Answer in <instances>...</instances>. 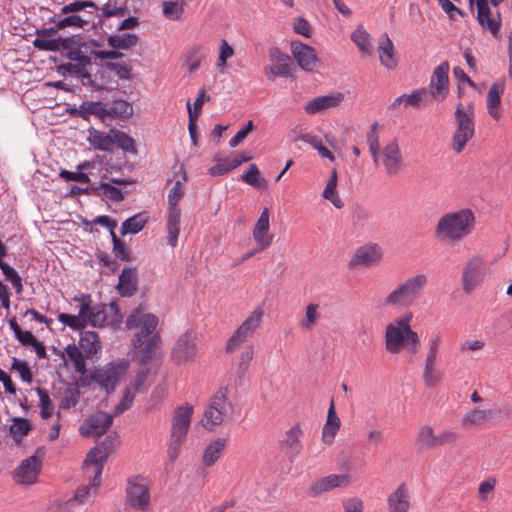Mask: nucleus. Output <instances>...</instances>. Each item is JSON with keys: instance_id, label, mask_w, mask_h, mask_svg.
Here are the masks:
<instances>
[{"instance_id": "f257e3e1", "label": "nucleus", "mask_w": 512, "mask_h": 512, "mask_svg": "<svg viewBox=\"0 0 512 512\" xmlns=\"http://www.w3.org/2000/svg\"><path fill=\"white\" fill-rule=\"evenodd\" d=\"M476 218L469 208L449 211L439 217L434 227L436 239L445 244H457L474 231Z\"/></svg>"}, {"instance_id": "f03ea898", "label": "nucleus", "mask_w": 512, "mask_h": 512, "mask_svg": "<svg viewBox=\"0 0 512 512\" xmlns=\"http://www.w3.org/2000/svg\"><path fill=\"white\" fill-rule=\"evenodd\" d=\"M412 312H406L397 317L385 327V349L390 354H398L404 348L414 354L420 343L418 334L411 329Z\"/></svg>"}, {"instance_id": "7ed1b4c3", "label": "nucleus", "mask_w": 512, "mask_h": 512, "mask_svg": "<svg viewBox=\"0 0 512 512\" xmlns=\"http://www.w3.org/2000/svg\"><path fill=\"white\" fill-rule=\"evenodd\" d=\"M428 284L425 273H417L399 282L382 300L385 308H406L413 305Z\"/></svg>"}, {"instance_id": "20e7f679", "label": "nucleus", "mask_w": 512, "mask_h": 512, "mask_svg": "<svg viewBox=\"0 0 512 512\" xmlns=\"http://www.w3.org/2000/svg\"><path fill=\"white\" fill-rule=\"evenodd\" d=\"M228 388L220 387L210 398L204 411L201 425L208 431H214L218 426L231 418L234 407L227 397Z\"/></svg>"}, {"instance_id": "39448f33", "label": "nucleus", "mask_w": 512, "mask_h": 512, "mask_svg": "<svg viewBox=\"0 0 512 512\" xmlns=\"http://www.w3.org/2000/svg\"><path fill=\"white\" fill-rule=\"evenodd\" d=\"M228 388L220 387L210 398L204 411L201 425L208 431H214L218 426L231 418L234 407L227 397Z\"/></svg>"}, {"instance_id": "423d86ee", "label": "nucleus", "mask_w": 512, "mask_h": 512, "mask_svg": "<svg viewBox=\"0 0 512 512\" xmlns=\"http://www.w3.org/2000/svg\"><path fill=\"white\" fill-rule=\"evenodd\" d=\"M456 129L452 136V149L460 153L475 134L474 109L472 104L459 103L454 112Z\"/></svg>"}, {"instance_id": "0eeeda50", "label": "nucleus", "mask_w": 512, "mask_h": 512, "mask_svg": "<svg viewBox=\"0 0 512 512\" xmlns=\"http://www.w3.org/2000/svg\"><path fill=\"white\" fill-rule=\"evenodd\" d=\"M158 326V318L151 314L145 313L141 309H134L126 319V327L130 330H138L132 339L133 347L143 346L145 339L153 334H158L156 328Z\"/></svg>"}, {"instance_id": "6e6552de", "label": "nucleus", "mask_w": 512, "mask_h": 512, "mask_svg": "<svg viewBox=\"0 0 512 512\" xmlns=\"http://www.w3.org/2000/svg\"><path fill=\"white\" fill-rule=\"evenodd\" d=\"M372 157L375 166H382L389 177L398 175L404 168V160L396 139L391 140Z\"/></svg>"}, {"instance_id": "1a4fd4ad", "label": "nucleus", "mask_w": 512, "mask_h": 512, "mask_svg": "<svg viewBox=\"0 0 512 512\" xmlns=\"http://www.w3.org/2000/svg\"><path fill=\"white\" fill-rule=\"evenodd\" d=\"M117 442L116 435L107 436L97 447L91 449L83 464V469L89 473H94V483L100 482V475L103 471L104 463Z\"/></svg>"}, {"instance_id": "9d476101", "label": "nucleus", "mask_w": 512, "mask_h": 512, "mask_svg": "<svg viewBox=\"0 0 512 512\" xmlns=\"http://www.w3.org/2000/svg\"><path fill=\"white\" fill-rule=\"evenodd\" d=\"M127 369V362L115 360L97 369L93 375V380L107 393H111L115 390L118 382L127 372Z\"/></svg>"}, {"instance_id": "9b49d317", "label": "nucleus", "mask_w": 512, "mask_h": 512, "mask_svg": "<svg viewBox=\"0 0 512 512\" xmlns=\"http://www.w3.org/2000/svg\"><path fill=\"white\" fill-rule=\"evenodd\" d=\"M264 311L262 308H256L245 321L234 331L226 343V351L234 352L239 346L251 337L260 326Z\"/></svg>"}, {"instance_id": "f8f14e48", "label": "nucleus", "mask_w": 512, "mask_h": 512, "mask_svg": "<svg viewBox=\"0 0 512 512\" xmlns=\"http://www.w3.org/2000/svg\"><path fill=\"white\" fill-rule=\"evenodd\" d=\"M485 260L481 255H474L467 260L462 271V287L470 294L484 279Z\"/></svg>"}, {"instance_id": "ddd939ff", "label": "nucleus", "mask_w": 512, "mask_h": 512, "mask_svg": "<svg viewBox=\"0 0 512 512\" xmlns=\"http://www.w3.org/2000/svg\"><path fill=\"white\" fill-rule=\"evenodd\" d=\"M74 301L80 303V314L84 318L85 327L91 325L95 328H101L105 325L107 314L104 305L91 306V296L86 294L74 297Z\"/></svg>"}, {"instance_id": "4468645a", "label": "nucleus", "mask_w": 512, "mask_h": 512, "mask_svg": "<svg viewBox=\"0 0 512 512\" xmlns=\"http://www.w3.org/2000/svg\"><path fill=\"white\" fill-rule=\"evenodd\" d=\"M269 57L272 65L265 67V75L268 80L273 81L276 77H289L292 73V62L288 54L282 52L278 47L269 49Z\"/></svg>"}, {"instance_id": "2eb2a0df", "label": "nucleus", "mask_w": 512, "mask_h": 512, "mask_svg": "<svg viewBox=\"0 0 512 512\" xmlns=\"http://www.w3.org/2000/svg\"><path fill=\"white\" fill-rule=\"evenodd\" d=\"M193 413L194 408L188 403H185L174 410L171 418V438L186 439L190 429Z\"/></svg>"}, {"instance_id": "dca6fc26", "label": "nucleus", "mask_w": 512, "mask_h": 512, "mask_svg": "<svg viewBox=\"0 0 512 512\" xmlns=\"http://www.w3.org/2000/svg\"><path fill=\"white\" fill-rule=\"evenodd\" d=\"M113 418V414L102 411L96 412L81 424L80 434L86 437H100L111 427Z\"/></svg>"}, {"instance_id": "f3484780", "label": "nucleus", "mask_w": 512, "mask_h": 512, "mask_svg": "<svg viewBox=\"0 0 512 512\" xmlns=\"http://www.w3.org/2000/svg\"><path fill=\"white\" fill-rule=\"evenodd\" d=\"M304 432L300 424H294L288 429L279 442L280 450L290 462H293L303 449L302 437Z\"/></svg>"}, {"instance_id": "a211bd4d", "label": "nucleus", "mask_w": 512, "mask_h": 512, "mask_svg": "<svg viewBox=\"0 0 512 512\" xmlns=\"http://www.w3.org/2000/svg\"><path fill=\"white\" fill-rule=\"evenodd\" d=\"M290 50L302 70L312 72L318 67L320 61L313 47L300 41H292Z\"/></svg>"}, {"instance_id": "6ab92c4d", "label": "nucleus", "mask_w": 512, "mask_h": 512, "mask_svg": "<svg viewBox=\"0 0 512 512\" xmlns=\"http://www.w3.org/2000/svg\"><path fill=\"white\" fill-rule=\"evenodd\" d=\"M127 502L132 507L146 510L149 507L150 493L147 484L143 479L134 477L129 480L126 489Z\"/></svg>"}, {"instance_id": "aec40b11", "label": "nucleus", "mask_w": 512, "mask_h": 512, "mask_svg": "<svg viewBox=\"0 0 512 512\" xmlns=\"http://www.w3.org/2000/svg\"><path fill=\"white\" fill-rule=\"evenodd\" d=\"M196 354V334L192 331L182 334L172 348V358L179 364L192 360Z\"/></svg>"}, {"instance_id": "412c9836", "label": "nucleus", "mask_w": 512, "mask_h": 512, "mask_svg": "<svg viewBox=\"0 0 512 512\" xmlns=\"http://www.w3.org/2000/svg\"><path fill=\"white\" fill-rule=\"evenodd\" d=\"M449 64L442 62L435 67L429 84V94L435 101H443L446 97L447 86L449 83Z\"/></svg>"}, {"instance_id": "4be33fe9", "label": "nucleus", "mask_w": 512, "mask_h": 512, "mask_svg": "<svg viewBox=\"0 0 512 512\" xmlns=\"http://www.w3.org/2000/svg\"><path fill=\"white\" fill-rule=\"evenodd\" d=\"M344 100L341 92H332L327 95L315 97L308 101L304 106L307 115H316L325 113L331 109L337 108Z\"/></svg>"}, {"instance_id": "5701e85b", "label": "nucleus", "mask_w": 512, "mask_h": 512, "mask_svg": "<svg viewBox=\"0 0 512 512\" xmlns=\"http://www.w3.org/2000/svg\"><path fill=\"white\" fill-rule=\"evenodd\" d=\"M41 468V461L36 456L24 459L14 470L13 478L17 483L31 485L37 481Z\"/></svg>"}, {"instance_id": "b1692460", "label": "nucleus", "mask_w": 512, "mask_h": 512, "mask_svg": "<svg viewBox=\"0 0 512 512\" xmlns=\"http://www.w3.org/2000/svg\"><path fill=\"white\" fill-rule=\"evenodd\" d=\"M269 230L270 213L268 208H264L252 231V236L258 246V251H264L271 245L273 235L269 233Z\"/></svg>"}, {"instance_id": "393cba45", "label": "nucleus", "mask_w": 512, "mask_h": 512, "mask_svg": "<svg viewBox=\"0 0 512 512\" xmlns=\"http://www.w3.org/2000/svg\"><path fill=\"white\" fill-rule=\"evenodd\" d=\"M381 257V248L375 243H367L356 250L350 265L354 267H370L376 265L381 260Z\"/></svg>"}, {"instance_id": "a878e982", "label": "nucleus", "mask_w": 512, "mask_h": 512, "mask_svg": "<svg viewBox=\"0 0 512 512\" xmlns=\"http://www.w3.org/2000/svg\"><path fill=\"white\" fill-rule=\"evenodd\" d=\"M58 28H41L36 30V38L33 40L35 48L42 51L56 52L59 50V45L62 38H55L58 33Z\"/></svg>"}, {"instance_id": "bb28decb", "label": "nucleus", "mask_w": 512, "mask_h": 512, "mask_svg": "<svg viewBox=\"0 0 512 512\" xmlns=\"http://www.w3.org/2000/svg\"><path fill=\"white\" fill-rule=\"evenodd\" d=\"M477 7V21L479 25L488 30L493 36L498 35L501 27L500 14L497 12L496 16L492 15L491 9L488 6L487 0L476 4Z\"/></svg>"}, {"instance_id": "cd10ccee", "label": "nucleus", "mask_w": 512, "mask_h": 512, "mask_svg": "<svg viewBox=\"0 0 512 512\" xmlns=\"http://www.w3.org/2000/svg\"><path fill=\"white\" fill-rule=\"evenodd\" d=\"M506 86L505 79H499L495 82H493L488 90L487 97H486V104H487V110L489 115L495 119L498 120L501 116L500 113V104H501V97L504 93Z\"/></svg>"}, {"instance_id": "c85d7f7f", "label": "nucleus", "mask_w": 512, "mask_h": 512, "mask_svg": "<svg viewBox=\"0 0 512 512\" xmlns=\"http://www.w3.org/2000/svg\"><path fill=\"white\" fill-rule=\"evenodd\" d=\"M92 16L93 12H89V18H86V14L70 13L68 15H64L60 12L50 18L49 22L54 23L58 30L66 27L84 28L90 23Z\"/></svg>"}, {"instance_id": "c756f323", "label": "nucleus", "mask_w": 512, "mask_h": 512, "mask_svg": "<svg viewBox=\"0 0 512 512\" xmlns=\"http://www.w3.org/2000/svg\"><path fill=\"white\" fill-rule=\"evenodd\" d=\"M341 426L340 418L335 409L334 400L330 402L327 418L322 428L321 439L325 444H332Z\"/></svg>"}, {"instance_id": "7c9ffc66", "label": "nucleus", "mask_w": 512, "mask_h": 512, "mask_svg": "<svg viewBox=\"0 0 512 512\" xmlns=\"http://www.w3.org/2000/svg\"><path fill=\"white\" fill-rule=\"evenodd\" d=\"M226 438L218 437L211 441L203 451L202 461L205 466H213L222 456L227 446Z\"/></svg>"}, {"instance_id": "2f4dec72", "label": "nucleus", "mask_w": 512, "mask_h": 512, "mask_svg": "<svg viewBox=\"0 0 512 512\" xmlns=\"http://www.w3.org/2000/svg\"><path fill=\"white\" fill-rule=\"evenodd\" d=\"M496 413L497 412L492 409L475 408L463 416L461 424L465 428L481 427Z\"/></svg>"}, {"instance_id": "473e14b6", "label": "nucleus", "mask_w": 512, "mask_h": 512, "mask_svg": "<svg viewBox=\"0 0 512 512\" xmlns=\"http://www.w3.org/2000/svg\"><path fill=\"white\" fill-rule=\"evenodd\" d=\"M427 95L426 89H417L410 94H403L394 99L390 104L389 109L398 110L401 107H413L417 108L419 104L424 100Z\"/></svg>"}, {"instance_id": "72a5a7b5", "label": "nucleus", "mask_w": 512, "mask_h": 512, "mask_svg": "<svg viewBox=\"0 0 512 512\" xmlns=\"http://www.w3.org/2000/svg\"><path fill=\"white\" fill-rule=\"evenodd\" d=\"M388 508L390 512H407L410 503L408 491L404 484H401L388 497Z\"/></svg>"}, {"instance_id": "f704fd0d", "label": "nucleus", "mask_w": 512, "mask_h": 512, "mask_svg": "<svg viewBox=\"0 0 512 512\" xmlns=\"http://www.w3.org/2000/svg\"><path fill=\"white\" fill-rule=\"evenodd\" d=\"M180 219V208L168 209L166 229L168 233V243L173 248L178 244V237L180 234Z\"/></svg>"}, {"instance_id": "c9c22d12", "label": "nucleus", "mask_w": 512, "mask_h": 512, "mask_svg": "<svg viewBox=\"0 0 512 512\" xmlns=\"http://www.w3.org/2000/svg\"><path fill=\"white\" fill-rule=\"evenodd\" d=\"M377 50L381 64L387 69H394L397 65L394 45L386 33L383 34Z\"/></svg>"}, {"instance_id": "e433bc0d", "label": "nucleus", "mask_w": 512, "mask_h": 512, "mask_svg": "<svg viewBox=\"0 0 512 512\" xmlns=\"http://www.w3.org/2000/svg\"><path fill=\"white\" fill-rule=\"evenodd\" d=\"M87 140H88L89 144L95 150H99V151H112L113 150L112 134L97 130L95 128H90L88 130Z\"/></svg>"}, {"instance_id": "4c0bfd02", "label": "nucleus", "mask_w": 512, "mask_h": 512, "mask_svg": "<svg viewBox=\"0 0 512 512\" xmlns=\"http://www.w3.org/2000/svg\"><path fill=\"white\" fill-rule=\"evenodd\" d=\"M79 348L86 358L96 354L101 349V343L97 333L93 331H80Z\"/></svg>"}, {"instance_id": "58836bf2", "label": "nucleus", "mask_w": 512, "mask_h": 512, "mask_svg": "<svg viewBox=\"0 0 512 512\" xmlns=\"http://www.w3.org/2000/svg\"><path fill=\"white\" fill-rule=\"evenodd\" d=\"M85 475L90 479V483L88 485L82 486L77 489L74 496V501L79 504L91 503L94 496L96 495L97 489L101 484V481L97 484L94 483V473L91 471L87 473L84 469Z\"/></svg>"}, {"instance_id": "ea45409f", "label": "nucleus", "mask_w": 512, "mask_h": 512, "mask_svg": "<svg viewBox=\"0 0 512 512\" xmlns=\"http://www.w3.org/2000/svg\"><path fill=\"white\" fill-rule=\"evenodd\" d=\"M117 288L122 296H131L136 291V275L132 269H123L119 276Z\"/></svg>"}, {"instance_id": "a19ab883", "label": "nucleus", "mask_w": 512, "mask_h": 512, "mask_svg": "<svg viewBox=\"0 0 512 512\" xmlns=\"http://www.w3.org/2000/svg\"><path fill=\"white\" fill-rule=\"evenodd\" d=\"M338 183V176L336 169L331 171V176L326 183V186L322 192V197L329 200L336 208L340 209L344 206L342 199L339 197L336 190Z\"/></svg>"}, {"instance_id": "79ce46f5", "label": "nucleus", "mask_w": 512, "mask_h": 512, "mask_svg": "<svg viewBox=\"0 0 512 512\" xmlns=\"http://www.w3.org/2000/svg\"><path fill=\"white\" fill-rule=\"evenodd\" d=\"M94 115L100 119H106L109 117L108 107L102 102H84L80 105L79 116L87 119L88 116Z\"/></svg>"}, {"instance_id": "37998d69", "label": "nucleus", "mask_w": 512, "mask_h": 512, "mask_svg": "<svg viewBox=\"0 0 512 512\" xmlns=\"http://www.w3.org/2000/svg\"><path fill=\"white\" fill-rule=\"evenodd\" d=\"M205 55L202 53V48L199 45L190 47L183 57V66L186 67L190 74L199 69Z\"/></svg>"}, {"instance_id": "c03bdc74", "label": "nucleus", "mask_w": 512, "mask_h": 512, "mask_svg": "<svg viewBox=\"0 0 512 512\" xmlns=\"http://www.w3.org/2000/svg\"><path fill=\"white\" fill-rule=\"evenodd\" d=\"M57 52H60L64 57H66L70 61H75L79 59L86 61L87 57L82 52L81 48L77 45V43L71 38L61 39L59 50Z\"/></svg>"}, {"instance_id": "a18cd8bd", "label": "nucleus", "mask_w": 512, "mask_h": 512, "mask_svg": "<svg viewBox=\"0 0 512 512\" xmlns=\"http://www.w3.org/2000/svg\"><path fill=\"white\" fill-rule=\"evenodd\" d=\"M160 342L161 338L159 334H153L149 338L145 339L143 346L135 347L140 350L142 364H146L155 357Z\"/></svg>"}, {"instance_id": "49530a36", "label": "nucleus", "mask_w": 512, "mask_h": 512, "mask_svg": "<svg viewBox=\"0 0 512 512\" xmlns=\"http://www.w3.org/2000/svg\"><path fill=\"white\" fill-rule=\"evenodd\" d=\"M91 60L89 57H86V61L79 59L75 61H70L69 63L61 64L58 67V71L61 74L69 73L75 75L77 78H82L85 73L88 72V66H90Z\"/></svg>"}, {"instance_id": "de8ad7c7", "label": "nucleus", "mask_w": 512, "mask_h": 512, "mask_svg": "<svg viewBox=\"0 0 512 512\" xmlns=\"http://www.w3.org/2000/svg\"><path fill=\"white\" fill-rule=\"evenodd\" d=\"M107 42L114 49H129L137 44L138 37L132 33L116 34L109 36Z\"/></svg>"}, {"instance_id": "09e8293b", "label": "nucleus", "mask_w": 512, "mask_h": 512, "mask_svg": "<svg viewBox=\"0 0 512 512\" xmlns=\"http://www.w3.org/2000/svg\"><path fill=\"white\" fill-rule=\"evenodd\" d=\"M351 39L362 53L371 54V37L363 26L357 27V29L352 33Z\"/></svg>"}, {"instance_id": "8fccbe9b", "label": "nucleus", "mask_w": 512, "mask_h": 512, "mask_svg": "<svg viewBox=\"0 0 512 512\" xmlns=\"http://www.w3.org/2000/svg\"><path fill=\"white\" fill-rule=\"evenodd\" d=\"M79 398H80L79 389L77 387L69 385L63 390V392L61 394V398L59 401V408L63 409V410L71 409L78 404Z\"/></svg>"}, {"instance_id": "3c124183", "label": "nucleus", "mask_w": 512, "mask_h": 512, "mask_svg": "<svg viewBox=\"0 0 512 512\" xmlns=\"http://www.w3.org/2000/svg\"><path fill=\"white\" fill-rule=\"evenodd\" d=\"M65 353L72 362L74 369L77 372L83 373L86 369L85 355L83 351L75 344H69L65 348Z\"/></svg>"}, {"instance_id": "603ef678", "label": "nucleus", "mask_w": 512, "mask_h": 512, "mask_svg": "<svg viewBox=\"0 0 512 512\" xmlns=\"http://www.w3.org/2000/svg\"><path fill=\"white\" fill-rule=\"evenodd\" d=\"M423 381L427 387H434L441 379V373L437 368V361H425Z\"/></svg>"}, {"instance_id": "864d4df0", "label": "nucleus", "mask_w": 512, "mask_h": 512, "mask_svg": "<svg viewBox=\"0 0 512 512\" xmlns=\"http://www.w3.org/2000/svg\"><path fill=\"white\" fill-rule=\"evenodd\" d=\"M240 180L256 188H265L266 180L261 177L260 171L255 164H250L248 171L241 175Z\"/></svg>"}, {"instance_id": "5fc2aeb1", "label": "nucleus", "mask_w": 512, "mask_h": 512, "mask_svg": "<svg viewBox=\"0 0 512 512\" xmlns=\"http://www.w3.org/2000/svg\"><path fill=\"white\" fill-rule=\"evenodd\" d=\"M146 224V219L142 214H136L126 219L121 226V234H136L140 232Z\"/></svg>"}, {"instance_id": "6e6d98bb", "label": "nucleus", "mask_w": 512, "mask_h": 512, "mask_svg": "<svg viewBox=\"0 0 512 512\" xmlns=\"http://www.w3.org/2000/svg\"><path fill=\"white\" fill-rule=\"evenodd\" d=\"M431 426H422L417 433V443L422 448H432L437 446V438Z\"/></svg>"}, {"instance_id": "4d7b16f0", "label": "nucleus", "mask_w": 512, "mask_h": 512, "mask_svg": "<svg viewBox=\"0 0 512 512\" xmlns=\"http://www.w3.org/2000/svg\"><path fill=\"white\" fill-rule=\"evenodd\" d=\"M109 117L127 119L133 114V107L125 100H115L111 107H108Z\"/></svg>"}, {"instance_id": "13d9d810", "label": "nucleus", "mask_w": 512, "mask_h": 512, "mask_svg": "<svg viewBox=\"0 0 512 512\" xmlns=\"http://www.w3.org/2000/svg\"><path fill=\"white\" fill-rule=\"evenodd\" d=\"M112 133V141H113V147L117 145L119 148L126 152L130 153H136V149L134 146V140L132 137L127 135L125 132L122 131H111Z\"/></svg>"}, {"instance_id": "bf43d9fd", "label": "nucleus", "mask_w": 512, "mask_h": 512, "mask_svg": "<svg viewBox=\"0 0 512 512\" xmlns=\"http://www.w3.org/2000/svg\"><path fill=\"white\" fill-rule=\"evenodd\" d=\"M97 195H102L109 200L119 202L124 199V194L120 189L113 186L111 183H101L99 186L93 188Z\"/></svg>"}, {"instance_id": "052dcab7", "label": "nucleus", "mask_w": 512, "mask_h": 512, "mask_svg": "<svg viewBox=\"0 0 512 512\" xmlns=\"http://www.w3.org/2000/svg\"><path fill=\"white\" fill-rule=\"evenodd\" d=\"M9 327L13 331L15 338L22 344V345H32L33 343H36L37 338L30 332V331H23L20 326L18 325L15 318H12L9 320Z\"/></svg>"}, {"instance_id": "680f3d73", "label": "nucleus", "mask_w": 512, "mask_h": 512, "mask_svg": "<svg viewBox=\"0 0 512 512\" xmlns=\"http://www.w3.org/2000/svg\"><path fill=\"white\" fill-rule=\"evenodd\" d=\"M185 181H186V176L184 174L182 179L176 180L173 187L170 189V191L168 193L169 209L179 208L178 203L184 195L183 184Z\"/></svg>"}, {"instance_id": "e2e57ef3", "label": "nucleus", "mask_w": 512, "mask_h": 512, "mask_svg": "<svg viewBox=\"0 0 512 512\" xmlns=\"http://www.w3.org/2000/svg\"><path fill=\"white\" fill-rule=\"evenodd\" d=\"M36 392L39 396V407H40L41 418L48 419L49 417L52 416L53 410H54L51 398L48 395V393L40 387L36 388Z\"/></svg>"}, {"instance_id": "0e129e2a", "label": "nucleus", "mask_w": 512, "mask_h": 512, "mask_svg": "<svg viewBox=\"0 0 512 512\" xmlns=\"http://www.w3.org/2000/svg\"><path fill=\"white\" fill-rule=\"evenodd\" d=\"M0 269L3 273V275L5 276V279L12 284L16 293L20 294L23 290V284H22V278L20 277L18 272L13 267L8 265L7 263L0 265Z\"/></svg>"}, {"instance_id": "69168bd1", "label": "nucleus", "mask_w": 512, "mask_h": 512, "mask_svg": "<svg viewBox=\"0 0 512 512\" xmlns=\"http://www.w3.org/2000/svg\"><path fill=\"white\" fill-rule=\"evenodd\" d=\"M87 8H91L93 11H95L96 5L91 0L75 1V2L69 3L67 5H64L61 8V14H64V15H68L70 13L80 14L81 12H85L84 14H87V12L85 11Z\"/></svg>"}, {"instance_id": "338daca9", "label": "nucleus", "mask_w": 512, "mask_h": 512, "mask_svg": "<svg viewBox=\"0 0 512 512\" xmlns=\"http://www.w3.org/2000/svg\"><path fill=\"white\" fill-rule=\"evenodd\" d=\"M58 320L65 326H68L72 330L82 331L85 329L84 318L78 312V315H71L66 313H60L58 315Z\"/></svg>"}, {"instance_id": "774afa93", "label": "nucleus", "mask_w": 512, "mask_h": 512, "mask_svg": "<svg viewBox=\"0 0 512 512\" xmlns=\"http://www.w3.org/2000/svg\"><path fill=\"white\" fill-rule=\"evenodd\" d=\"M162 13L169 20H179L184 13V7L172 0L164 1L162 3Z\"/></svg>"}]
</instances>
